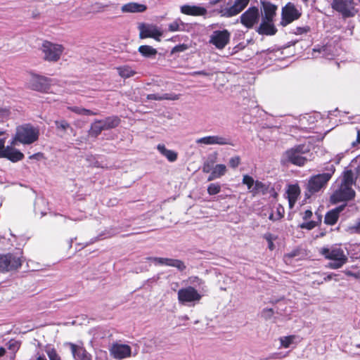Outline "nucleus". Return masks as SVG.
Returning a JSON list of instances; mask_svg holds the SVG:
<instances>
[{
    "mask_svg": "<svg viewBox=\"0 0 360 360\" xmlns=\"http://www.w3.org/2000/svg\"><path fill=\"white\" fill-rule=\"evenodd\" d=\"M356 176L351 169H345L341 178V183L330 197V202L332 204H337L341 202L352 200L356 196V192L352 186L356 184Z\"/></svg>",
    "mask_w": 360,
    "mask_h": 360,
    "instance_id": "1",
    "label": "nucleus"
},
{
    "mask_svg": "<svg viewBox=\"0 0 360 360\" xmlns=\"http://www.w3.org/2000/svg\"><path fill=\"white\" fill-rule=\"evenodd\" d=\"M310 149L305 144H298L286 150L281 158V164L283 166L292 165L297 167H304L309 159L307 155Z\"/></svg>",
    "mask_w": 360,
    "mask_h": 360,
    "instance_id": "2",
    "label": "nucleus"
},
{
    "mask_svg": "<svg viewBox=\"0 0 360 360\" xmlns=\"http://www.w3.org/2000/svg\"><path fill=\"white\" fill-rule=\"evenodd\" d=\"M326 170L327 172L313 175L309 179L306 185L305 196L307 198H310L326 187L335 172V167L333 165H330L326 167Z\"/></svg>",
    "mask_w": 360,
    "mask_h": 360,
    "instance_id": "3",
    "label": "nucleus"
},
{
    "mask_svg": "<svg viewBox=\"0 0 360 360\" xmlns=\"http://www.w3.org/2000/svg\"><path fill=\"white\" fill-rule=\"evenodd\" d=\"M319 253L326 259L332 261L327 265V267L331 269H340L348 262L347 255L343 249L340 247H323L320 249Z\"/></svg>",
    "mask_w": 360,
    "mask_h": 360,
    "instance_id": "4",
    "label": "nucleus"
},
{
    "mask_svg": "<svg viewBox=\"0 0 360 360\" xmlns=\"http://www.w3.org/2000/svg\"><path fill=\"white\" fill-rule=\"evenodd\" d=\"M40 50L43 53L44 60L49 63H56L60 59L65 48L62 44L44 40L41 44Z\"/></svg>",
    "mask_w": 360,
    "mask_h": 360,
    "instance_id": "5",
    "label": "nucleus"
},
{
    "mask_svg": "<svg viewBox=\"0 0 360 360\" xmlns=\"http://www.w3.org/2000/svg\"><path fill=\"white\" fill-rule=\"evenodd\" d=\"M355 0H333L331 8L343 18L354 17L359 12Z\"/></svg>",
    "mask_w": 360,
    "mask_h": 360,
    "instance_id": "6",
    "label": "nucleus"
},
{
    "mask_svg": "<svg viewBox=\"0 0 360 360\" xmlns=\"http://www.w3.org/2000/svg\"><path fill=\"white\" fill-rule=\"evenodd\" d=\"M51 78L34 72H30V78L26 87L30 90L40 93H48L51 86Z\"/></svg>",
    "mask_w": 360,
    "mask_h": 360,
    "instance_id": "7",
    "label": "nucleus"
},
{
    "mask_svg": "<svg viewBox=\"0 0 360 360\" xmlns=\"http://www.w3.org/2000/svg\"><path fill=\"white\" fill-rule=\"evenodd\" d=\"M39 130L31 124H24L17 128L15 139L23 144H31L39 138Z\"/></svg>",
    "mask_w": 360,
    "mask_h": 360,
    "instance_id": "8",
    "label": "nucleus"
},
{
    "mask_svg": "<svg viewBox=\"0 0 360 360\" xmlns=\"http://www.w3.org/2000/svg\"><path fill=\"white\" fill-rule=\"evenodd\" d=\"M22 262V257L13 253L0 254V271H16L21 267Z\"/></svg>",
    "mask_w": 360,
    "mask_h": 360,
    "instance_id": "9",
    "label": "nucleus"
},
{
    "mask_svg": "<svg viewBox=\"0 0 360 360\" xmlns=\"http://www.w3.org/2000/svg\"><path fill=\"white\" fill-rule=\"evenodd\" d=\"M301 15V11L298 10L293 3L288 2L282 8L281 24L287 25L299 19Z\"/></svg>",
    "mask_w": 360,
    "mask_h": 360,
    "instance_id": "10",
    "label": "nucleus"
},
{
    "mask_svg": "<svg viewBox=\"0 0 360 360\" xmlns=\"http://www.w3.org/2000/svg\"><path fill=\"white\" fill-rule=\"evenodd\" d=\"M231 33L226 29L214 31L209 42L218 49H223L229 43Z\"/></svg>",
    "mask_w": 360,
    "mask_h": 360,
    "instance_id": "11",
    "label": "nucleus"
},
{
    "mask_svg": "<svg viewBox=\"0 0 360 360\" xmlns=\"http://www.w3.org/2000/svg\"><path fill=\"white\" fill-rule=\"evenodd\" d=\"M240 23L248 29H251L257 24L259 19V9L256 6H251L240 17Z\"/></svg>",
    "mask_w": 360,
    "mask_h": 360,
    "instance_id": "12",
    "label": "nucleus"
},
{
    "mask_svg": "<svg viewBox=\"0 0 360 360\" xmlns=\"http://www.w3.org/2000/svg\"><path fill=\"white\" fill-rule=\"evenodd\" d=\"M139 30L141 39L153 38L157 41H160L162 32L155 25L141 23L139 25Z\"/></svg>",
    "mask_w": 360,
    "mask_h": 360,
    "instance_id": "13",
    "label": "nucleus"
},
{
    "mask_svg": "<svg viewBox=\"0 0 360 360\" xmlns=\"http://www.w3.org/2000/svg\"><path fill=\"white\" fill-rule=\"evenodd\" d=\"M200 299L201 295L198 293L197 290L192 286L181 288L178 291V300L180 303L184 304L186 302L199 301Z\"/></svg>",
    "mask_w": 360,
    "mask_h": 360,
    "instance_id": "14",
    "label": "nucleus"
},
{
    "mask_svg": "<svg viewBox=\"0 0 360 360\" xmlns=\"http://www.w3.org/2000/svg\"><path fill=\"white\" fill-rule=\"evenodd\" d=\"M110 355L115 359H123L129 357L131 354V349L126 344L113 343L109 349Z\"/></svg>",
    "mask_w": 360,
    "mask_h": 360,
    "instance_id": "15",
    "label": "nucleus"
},
{
    "mask_svg": "<svg viewBox=\"0 0 360 360\" xmlns=\"http://www.w3.org/2000/svg\"><path fill=\"white\" fill-rule=\"evenodd\" d=\"M147 259L154 262L156 264L175 267L181 271H184L186 268L184 262L180 259L153 257H148Z\"/></svg>",
    "mask_w": 360,
    "mask_h": 360,
    "instance_id": "16",
    "label": "nucleus"
},
{
    "mask_svg": "<svg viewBox=\"0 0 360 360\" xmlns=\"http://www.w3.org/2000/svg\"><path fill=\"white\" fill-rule=\"evenodd\" d=\"M262 20L274 21L278 6L269 1H262Z\"/></svg>",
    "mask_w": 360,
    "mask_h": 360,
    "instance_id": "17",
    "label": "nucleus"
},
{
    "mask_svg": "<svg viewBox=\"0 0 360 360\" xmlns=\"http://www.w3.org/2000/svg\"><path fill=\"white\" fill-rule=\"evenodd\" d=\"M69 347L73 356L77 360H91V355L86 350V349L74 343L70 342Z\"/></svg>",
    "mask_w": 360,
    "mask_h": 360,
    "instance_id": "18",
    "label": "nucleus"
},
{
    "mask_svg": "<svg viewBox=\"0 0 360 360\" xmlns=\"http://www.w3.org/2000/svg\"><path fill=\"white\" fill-rule=\"evenodd\" d=\"M346 205H340L326 212L324 217V223L329 226L335 225L340 217V214L345 209Z\"/></svg>",
    "mask_w": 360,
    "mask_h": 360,
    "instance_id": "19",
    "label": "nucleus"
},
{
    "mask_svg": "<svg viewBox=\"0 0 360 360\" xmlns=\"http://www.w3.org/2000/svg\"><path fill=\"white\" fill-rule=\"evenodd\" d=\"M278 30L274 25V21L262 20V22L257 29L259 34L271 36L276 34Z\"/></svg>",
    "mask_w": 360,
    "mask_h": 360,
    "instance_id": "20",
    "label": "nucleus"
},
{
    "mask_svg": "<svg viewBox=\"0 0 360 360\" xmlns=\"http://www.w3.org/2000/svg\"><path fill=\"white\" fill-rule=\"evenodd\" d=\"M198 143H203L206 145H229L231 144L230 140L227 138L219 136H208L200 138L196 141Z\"/></svg>",
    "mask_w": 360,
    "mask_h": 360,
    "instance_id": "21",
    "label": "nucleus"
},
{
    "mask_svg": "<svg viewBox=\"0 0 360 360\" xmlns=\"http://www.w3.org/2000/svg\"><path fill=\"white\" fill-rule=\"evenodd\" d=\"M301 193L300 188L298 184H291L288 186L287 189L288 199L290 208H292Z\"/></svg>",
    "mask_w": 360,
    "mask_h": 360,
    "instance_id": "22",
    "label": "nucleus"
},
{
    "mask_svg": "<svg viewBox=\"0 0 360 360\" xmlns=\"http://www.w3.org/2000/svg\"><path fill=\"white\" fill-rule=\"evenodd\" d=\"M181 12L185 15L192 16H202L207 14V10L205 8L190 5L182 6L181 7Z\"/></svg>",
    "mask_w": 360,
    "mask_h": 360,
    "instance_id": "23",
    "label": "nucleus"
},
{
    "mask_svg": "<svg viewBox=\"0 0 360 360\" xmlns=\"http://www.w3.org/2000/svg\"><path fill=\"white\" fill-rule=\"evenodd\" d=\"M0 158H6L9 160L15 162L22 160L24 155L20 151L13 148L7 146L6 150H4V153L0 154Z\"/></svg>",
    "mask_w": 360,
    "mask_h": 360,
    "instance_id": "24",
    "label": "nucleus"
},
{
    "mask_svg": "<svg viewBox=\"0 0 360 360\" xmlns=\"http://www.w3.org/2000/svg\"><path fill=\"white\" fill-rule=\"evenodd\" d=\"M147 10V6L137 2H129L121 7L122 13H143Z\"/></svg>",
    "mask_w": 360,
    "mask_h": 360,
    "instance_id": "25",
    "label": "nucleus"
},
{
    "mask_svg": "<svg viewBox=\"0 0 360 360\" xmlns=\"http://www.w3.org/2000/svg\"><path fill=\"white\" fill-rule=\"evenodd\" d=\"M181 94H176L174 93L170 94H163L160 95L159 94H150L146 96V98L148 100H154V101H163V100H169V101H176L180 98Z\"/></svg>",
    "mask_w": 360,
    "mask_h": 360,
    "instance_id": "26",
    "label": "nucleus"
},
{
    "mask_svg": "<svg viewBox=\"0 0 360 360\" xmlns=\"http://www.w3.org/2000/svg\"><path fill=\"white\" fill-rule=\"evenodd\" d=\"M157 149L162 155L167 158L169 162H173L177 160L178 153L174 150L166 148L164 144H158L157 146Z\"/></svg>",
    "mask_w": 360,
    "mask_h": 360,
    "instance_id": "27",
    "label": "nucleus"
},
{
    "mask_svg": "<svg viewBox=\"0 0 360 360\" xmlns=\"http://www.w3.org/2000/svg\"><path fill=\"white\" fill-rule=\"evenodd\" d=\"M101 120L105 130L114 129L118 127L121 122L120 118L116 115L109 116Z\"/></svg>",
    "mask_w": 360,
    "mask_h": 360,
    "instance_id": "28",
    "label": "nucleus"
},
{
    "mask_svg": "<svg viewBox=\"0 0 360 360\" xmlns=\"http://www.w3.org/2000/svg\"><path fill=\"white\" fill-rule=\"evenodd\" d=\"M105 130L101 120H96L94 122L89 129V135L91 136L97 137L102 131Z\"/></svg>",
    "mask_w": 360,
    "mask_h": 360,
    "instance_id": "29",
    "label": "nucleus"
},
{
    "mask_svg": "<svg viewBox=\"0 0 360 360\" xmlns=\"http://www.w3.org/2000/svg\"><path fill=\"white\" fill-rule=\"evenodd\" d=\"M139 52L144 57L150 58L155 56L158 51L155 49L148 45H141L139 47Z\"/></svg>",
    "mask_w": 360,
    "mask_h": 360,
    "instance_id": "30",
    "label": "nucleus"
},
{
    "mask_svg": "<svg viewBox=\"0 0 360 360\" xmlns=\"http://www.w3.org/2000/svg\"><path fill=\"white\" fill-rule=\"evenodd\" d=\"M119 75L122 78H129L133 77L136 72L128 65H123L117 68Z\"/></svg>",
    "mask_w": 360,
    "mask_h": 360,
    "instance_id": "31",
    "label": "nucleus"
},
{
    "mask_svg": "<svg viewBox=\"0 0 360 360\" xmlns=\"http://www.w3.org/2000/svg\"><path fill=\"white\" fill-rule=\"evenodd\" d=\"M254 185L255 186L250 191V192L252 193L254 195L258 194L259 193H262V194H266L267 193L269 186L266 185L263 182L257 180L255 181Z\"/></svg>",
    "mask_w": 360,
    "mask_h": 360,
    "instance_id": "32",
    "label": "nucleus"
},
{
    "mask_svg": "<svg viewBox=\"0 0 360 360\" xmlns=\"http://www.w3.org/2000/svg\"><path fill=\"white\" fill-rule=\"evenodd\" d=\"M68 109L77 115H97L98 114L97 112H94L91 110L77 106H69L68 107Z\"/></svg>",
    "mask_w": 360,
    "mask_h": 360,
    "instance_id": "33",
    "label": "nucleus"
},
{
    "mask_svg": "<svg viewBox=\"0 0 360 360\" xmlns=\"http://www.w3.org/2000/svg\"><path fill=\"white\" fill-rule=\"evenodd\" d=\"M322 217L321 215L318 216L317 221H309L307 222L302 223L299 226L302 229L312 230L321 223Z\"/></svg>",
    "mask_w": 360,
    "mask_h": 360,
    "instance_id": "34",
    "label": "nucleus"
},
{
    "mask_svg": "<svg viewBox=\"0 0 360 360\" xmlns=\"http://www.w3.org/2000/svg\"><path fill=\"white\" fill-rule=\"evenodd\" d=\"M243 10H241L235 3L233 6L229 8L225 9L224 13L223 15L226 17H232L240 13Z\"/></svg>",
    "mask_w": 360,
    "mask_h": 360,
    "instance_id": "35",
    "label": "nucleus"
},
{
    "mask_svg": "<svg viewBox=\"0 0 360 360\" xmlns=\"http://www.w3.org/2000/svg\"><path fill=\"white\" fill-rule=\"evenodd\" d=\"M181 26L184 27V24L180 20H176L171 22L168 26V30L169 32H176L179 30H182Z\"/></svg>",
    "mask_w": 360,
    "mask_h": 360,
    "instance_id": "36",
    "label": "nucleus"
},
{
    "mask_svg": "<svg viewBox=\"0 0 360 360\" xmlns=\"http://www.w3.org/2000/svg\"><path fill=\"white\" fill-rule=\"evenodd\" d=\"M54 123L58 130L65 131L69 128H71L70 124L65 120H56Z\"/></svg>",
    "mask_w": 360,
    "mask_h": 360,
    "instance_id": "37",
    "label": "nucleus"
},
{
    "mask_svg": "<svg viewBox=\"0 0 360 360\" xmlns=\"http://www.w3.org/2000/svg\"><path fill=\"white\" fill-rule=\"evenodd\" d=\"M212 171L219 178H220L225 174L226 172V167L225 165L218 164L213 168Z\"/></svg>",
    "mask_w": 360,
    "mask_h": 360,
    "instance_id": "38",
    "label": "nucleus"
},
{
    "mask_svg": "<svg viewBox=\"0 0 360 360\" xmlns=\"http://www.w3.org/2000/svg\"><path fill=\"white\" fill-rule=\"evenodd\" d=\"M221 191V186L217 183L210 184L207 187V193L210 195H216Z\"/></svg>",
    "mask_w": 360,
    "mask_h": 360,
    "instance_id": "39",
    "label": "nucleus"
},
{
    "mask_svg": "<svg viewBox=\"0 0 360 360\" xmlns=\"http://www.w3.org/2000/svg\"><path fill=\"white\" fill-rule=\"evenodd\" d=\"M295 338V335H288V336H285V337L281 338V345L284 348H288L290 347V345L292 343Z\"/></svg>",
    "mask_w": 360,
    "mask_h": 360,
    "instance_id": "40",
    "label": "nucleus"
},
{
    "mask_svg": "<svg viewBox=\"0 0 360 360\" xmlns=\"http://www.w3.org/2000/svg\"><path fill=\"white\" fill-rule=\"evenodd\" d=\"M242 181L243 184L247 186L249 190H250L252 188L255 182L253 178L248 174L243 176Z\"/></svg>",
    "mask_w": 360,
    "mask_h": 360,
    "instance_id": "41",
    "label": "nucleus"
},
{
    "mask_svg": "<svg viewBox=\"0 0 360 360\" xmlns=\"http://www.w3.org/2000/svg\"><path fill=\"white\" fill-rule=\"evenodd\" d=\"M46 354L50 360H61L55 348L46 350Z\"/></svg>",
    "mask_w": 360,
    "mask_h": 360,
    "instance_id": "42",
    "label": "nucleus"
},
{
    "mask_svg": "<svg viewBox=\"0 0 360 360\" xmlns=\"http://www.w3.org/2000/svg\"><path fill=\"white\" fill-rule=\"evenodd\" d=\"M311 30V28L308 25H305L303 27H297L295 29L294 33L297 35H300L303 34H307Z\"/></svg>",
    "mask_w": 360,
    "mask_h": 360,
    "instance_id": "43",
    "label": "nucleus"
},
{
    "mask_svg": "<svg viewBox=\"0 0 360 360\" xmlns=\"http://www.w3.org/2000/svg\"><path fill=\"white\" fill-rule=\"evenodd\" d=\"M229 166L233 169L238 167L240 164V158L239 156H234L229 160Z\"/></svg>",
    "mask_w": 360,
    "mask_h": 360,
    "instance_id": "44",
    "label": "nucleus"
},
{
    "mask_svg": "<svg viewBox=\"0 0 360 360\" xmlns=\"http://www.w3.org/2000/svg\"><path fill=\"white\" fill-rule=\"evenodd\" d=\"M264 238L268 242V248L270 250H273L275 248L274 242H273V236L272 234L270 233H266L264 236Z\"/></svg>",
    "mask_w": 360,
    "mask_h": 360,
    "instance_id": "45",
    "label": "nucleus"
},
{
    "mask_svg": "<svg viewBox=\"0 0 360 360\" xmlns=\"http://www.w3.org/2000/svg\"><path fill=\"white\" fill-rule=\"evenodd\" d=\"M285 210L281 205H278L276 207V219H281L284 217Z\"/></svg>",
    "mask_w": 360,
    "mask_h": 360,
    "instance_id": "46",
    "label": "nucleus"
},
{
    "mask_svg": "<svg viewBox=\"0 0 360 360\" xmlns=\"http://www.w3.org/2000/svg\"><path fill=\"white\" fill-rule=\"evenodd\" d=\"M187 49H188L187 45H186L184 44H179V45L175 46L172 49V53H177V52H183V51H186Z\"/></svg>",
    "mask_w": 360,
    "mask_h": 360,
    "instance_id": "47",
    "label": "nucleus"
},
{
    "mask_svg": "<svg viewBox=\"0 0 360 360\" xmlns=\"http://www.w3.org/2000/svg\"><path fill=\"white\" fill-rule=\"evenodd\" d=\"M299 253H300L299 250H294L289 253L285 254L284 259H285V262H287L288 260L291 259L292 258L297 256L299 255Z\"/></svg>",
    "mask_w": 360,
    "mask_h": 360,
    "instance_id": "48",
    "label": "nucleus"
},
{
    "mask_svg": "<svg viewBox=\"0 0 360 360\" xmlns=\"http://www.w3.org/2000/svg\"><path fill=\"white\" fill-rule=\"evenodd\" d=\"M19 347H20V344L18 341H15L14 340H11L8 342V349L15 350V349H18Z\"/></svg>",
    "mask_w": 360,
    "mask_h": 360,
    "instance_id": "49",
    "label": "nucleus"
},
{
    "mask_svg": "<svg viewBox=\"0 0 360 360\" xmlns=\"http://www.w3.org/2000/svg\"><path fill=\"white\" fill-rule=\"evenodd\" d=\"M250 0H236L235 4L241 9L243 10L249 4Z\"/></svg>",
    "mask_w": 360,
    "mask_h": 360,
    "instance_id": "50",
    "label": "nucleus"
},
{
    "mask_svg": "<svg viewBox=\"0 0 360 360\" xmlns=\"http://www.w3.org/2000/svg\"><path fill=\"white\" fill-rule=\"evenodd\" d=\"M274 310L273 309H263L262 311V314L263 316L266 318V319H269L270 317H271L274 314Z\"/></svg>",
    "mask_w": 360,
    "mask_h": 360,
    "instance_id": "51",
    "label": "nucleus"
},
{
    "mask_svg": "<svg viewBox=\"0 0 360 360\" xmlns=\"http://www.w3.org/2000/svg\"><path fill=\"white\" fill-rule=\"evenodd\" d=\"M313 215L312 211L311 210H307L302 215V219L304 221L309 220Z\"/></svg>",
    "mask_w": 360,
    "mask_h": 360,
    "instance_id": "52",
    "label": "nucleus"
},
{
    "mask_svg": "<svg viewBox=\"0 0 360 360\" xmlns=\"http://www.w3.org/2000/svg\"><path fill=\"white\" fill-rule=\"evenodd\" d=\"M350 229L352 231L353 233L360 234V220L356 222L355 225L352 226Z\"/></svg>",
    "mask_w": 360,
    "mask_h": 360,
    "instance_id": "53",
    "label": "nucleus"
},
{
    "mask_svg": "<svg viewBox=\"0 0 360 360\" xmlns=\"http://www.w3.org/2000/svg\"><path fill=\"white\" fill-rule=\"evenodd\" d=\"M212 168V163L205 162L202 167L203 172L208 173Z\"/></svg>",
    "mask_w": 360,
    "mask_h": 360,
    "instance_id": "54",
    "label": "nucleus"
},
{
    "mask_svg": "<svg viewBox=\"0 0 360 360\" xmlns=\"http://www.w3.org/2000/svg\"><path fill=\"white\" fill-rule=\"evenodd\" d=\"M356 144H360V129H357L356 139L355 141L352 142V146L354 147Z\"/></svg>",
    "mask_w": 360,
    "mask_h": 360,
    "instance_id": "55",
    "label": "nucleus"
},
{
    "mask_svg": "<svg viewBox=\"0 0 360 360\" xmlns=\"http://www.w3.org/2000/svg\"><path fill=\"white\" fill-rule=\"evenodd\" d=\"M217 178H219V177H218V176L214 174V172L212 171V172H211V174H210V176H208V178H207V181H212V180H214V179H217Z\"/></svg>",
    "mask_w": 360,
    "mask_h": 360,
    "instance_id": "56",
    "label": "nucleus"
},
{
    "mask_svg": "<svg viewBox=\"0 0 360 360\" xmlns=\"http://www.w3.org/2000/svg\"><path fill=\"white\" fill-rule=\"evenodd\" d=\"M5 150L4 141L2 139H0V154L3 153Z\"/></svg>",
    "mask_w": 360,
    "mask_h": 360,
    "instance_id": "57",
    "label": "nucleus"
},
{
    "mask_svg": "<svg viewBox=\"0 0 360 360\" xmlns=\"http://www.w3.org/2000/svg\"><path fill=\"white\" fill-rule=\"evenodd\" d=\"M333 276H335V274H329L326 277H324L323 281H326V282L328 281H330L333 278Z\"/></svg>",
    "mask_w": 360,
    "mask_h": 360,
    "instance_id": "58",
    "label": "nucleus"
},
{
    "mask_svg": "<svg viewBox=\"0 0 360 360\" xmlns=\"http://www.w3.org/2000/svg\"><path fill=\"white\" fill-rule=\"evenodd\" d=\"M345 274L348 276H353V277H356V274L353 273L352 271H346L345 272Z\"/></svg>",
    "mask_w": 360,
    "mask_h": 360,
    "instance_id": "59",
    "label": "nucleus"
},
{
    "mask_svg": "<svg viewBox=\"0 0 360 360\" xmlns=\"http://www.w3.org/2000/svg\"><path fill=\"white\" fill-rule=\"evenodd\" d=\"M269 219L271 220V221H278V219H276V216H274L273 213H271L269 217Z\"/></svg>",
    "mask_w": 360,
    "mask_h": 360,
    "instance_id": "60",
    "label": "nucleus"
},
{
    "mask_svg": "<svg viewBox=\"0 0 360 360\" xmlns=\"http://www.w3.org/2000/svg\"><path fill=\"white\" fill-rule=\"evenodd\" d=\"M6 354L5 348L1 347H0V356H3Z\"/></svg>",
    "mask_w": 360,
    "mask_h": 360,
    "instance_id": "61",
    "label": "nucleus"
},
{
    "mask_svg": "<svg viewBox=\"0 0 360 360\" xmlns=\"http://www.w3.org/2000/svg\"><path fill=\"white\" fill-rule=\"evenodd\" d=\"M37 360H47V359L44 356H39L37 357Z\"/></svg>",
    "mask_w": 360,
    "mask_h": 360,
    "instance_id": "62",
    "label": "nucleus"
},
{
    "mask_svg": "<svg viewBox=\"0 0 360 360\" xmlns=\"http://www.w3.org/2000/svg\"><path fill=\"white\" fill-rule=\"evenodd\" d=\"M196 74L198 75H207V74L206 72H205L204 71H199L198 72H196Z\"/></svg>",
    "mask_w": 360,
    "mask_h": 360,
    "instance_id": "63",
    "label": "nucleus"
},
{
    "mask_svg": "<svg viewBox=\"0 0 360 360\" xmlns=\"http://www.w3.org/2000/svg\"><path fill=\"white\" fill-rule=\"evenodd\" d=\"M303 3L307 4L309 0H302Z\"/></svg>",
    "mask_w": 360,
    "mask_h": 360,
    "instance_id": "64",
    "label": "nucleus"
}]
</instances>
